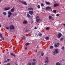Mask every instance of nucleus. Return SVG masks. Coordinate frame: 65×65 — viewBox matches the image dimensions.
<instances>
[{
    "label": "nucleus",
    "mask_w": 65,
    "mask_h": 65,
    "mask_svg": "<svg viewBox=\"0 0 65 65\" xmlns=\"http://www.w3.org/2000/svg\"><path fill=\"white\" fill-rule=\"evenodd\" d=\"M50 29V27H47L46 28V30H48Z\"/></svg>",
    "instance_id": "obj_28"
},
{
    "label": "nucleus",
    "mask_w": 65,
    "mask_h": 65,
    "mask_svg": "<svg viewBox=\"0 0 65 65\" xmlns=\"http://www.w3.org/2000/svg\"><path fill=\"white\" fill-rule=\"evenodd\" d=\"M46 4H50V2H46Z\"/></svg>",
    "instance_id": "obj_23"
},
{
    "label": "nucleus",
    "mask_w": 65,
    "mask_h": 65,
    "mask_svg": "<svg viewBox=\"0 0 65 65\" xmlns=\"http://www.w3.org/2000/svg\"><path fill=\"white\" fill-rule=\"evenodd\" d=\"M37 7L39 9L40 8V5H38Z\"/></svg>",
    "instance_id": "obj_31"
},
{
    "label": "nucleus",
    "mask_w": 65,
    "mask_h": 65,
    "mask_svg": "<svg viewBox=\"0 0 65 65\" xmlns=\"http://www.w3.org/2000/svg\"><path fill=\"white\" fill-rule=\"evenodd\" d=\"M59 5V4L58 3L54 4V7H57Z\"/></svg>",
    "instance_id": "obj_5"
},
{
    "label": "nucleus",
    "mask_w": 65,
    "mask_h": 65,
    "mask_svg": "<svg viewBox=\"0 0 65 65\" xmlns=\"http://www.w3.org/2000/svg\"><path fill=\"white\" fill-rule=\"evenodd\" d=\"M3 14L4 15H6V14H7V13H6V12H3Z\"/></svg>",
    "instance_id": "obj_20"
},
{
    "label": "nucleus",
    "mask_w": 65,
    "mask_h": 65,
    "mask_svg": "<svg viewBox=\"0 0 65 65\" xmlns=\"http://www.w3.org/2000/svg\"><path fill=\"white\" fill-rule=\"evenodd\" d=\"M45 38L46 40H49V39H50V37H45Z\"/></svg>",
    "instance_id": "obj_17"
},
{
    "label": "nucleus",
    "mask_w": 65,
    "mask_h": 65,
    "mask_svg": "<svg viewBox=\"0 0 65 65\" xmlns=\"http://www.w3.org/2000/svg\"><path fill=\"white\" fill-rule=\"evenodd\" d=\"M55 65H62V63H59V62H57L55 64Z\"/></svg>",
    "instance_id": "obj_13"
},
{
    "label": "nucleus",
    "mask_w": 65,
    "mask_h": 65,
    "mask_svg": "<svg viewBox=\"0 0 65 65\" xmlns=\"http://www.w3.org/2000/svg\"><path fill=\"white\" fill-rule=\"evenodd\" d=\"M42 35V34L41 33H39V34L38 35L39 36H41Z\"/></svg>",
    "instance_id": "obj_25"
},
{
    "label": "nucleus",
    "mask_w": 65,
    "mask_h": 65,
    "mask_svg": "<svg viewBox=\"0 0 65 65\" xmlns=\"http://www.w3.org/2000/svg\"><path fill=\"white\" fill-rule=\"evenodd\" d=\"M25 50H27V47H25Z\"/></svg>",
    "instance_id": "obj_48"
},
{
    "label": "nucleus",
    "mask_w": 65,
    "mask_h": 65,
    "mask_svg": "<svg viewBox=\"0 0 65 65\" xmlns=\"http://www.w3.org/2000/svg\"><path fill=\"white\" fill-rule=\"evenodd\" d=\"M55 51L56 54H58L59 53V51L58 50V49H55Z\"/></svg>",
    "instance_id": "obj_18"
},
{
    "label": "nucleus",
    "mask_w": 65,
    "mask_h": 65,
    "mask_svg": "<svg viewBox=\"0 0 65 65\" xmlns=\"http://www.w3.org/2000/svg\"><path fill=\"white\" fill-rule=\"evenodd\" d=\"M41 6H44L43 5V3L41 4Z\"/></svg>",
    "instance_id": "obj_39"
},
{
    "label": "nucleus",
    "mask_w": 65,
    "mask_h": 65,
    "mask_svg": "<svg viewBox=\"0 0 65 65\" xmlns=\"http://www.w3.org/2000/svg\"><path fill=\"white\" fill-rule=\"evenodd\" d=\"M7 54H9V52H8Z\"/></svg>",
    "instance_id": "obj_54"
},
{
    "label": "nucleus",
    "mask_w": 65,
    "mask_h": 65,
    "mask_svg": "<svg viewBox=\"0 0 65 65\" xmlns=\"http://www.w3.org/2000/svg\"><path fill=\"white\" fill-rule=\"evenodd\" d=\"M53 53H54V54H55V51H54Z\"/></svg>",
    "instance_id": "obj_50"
},
{
    "label": "nucleus",
    "mask_w": 65,
    "mask_h": 65,
    "mask_svg": "<svg viewBox=\"0 0 65 65\" xmlns=\"http://www.w3.org/2000/svg\"><path fill=\"white\" fill-rule=\"evenodd\" d=\"M8 18H10V16H11L12 14V13L10 12V11H9L8 12Z\"/></svg>",
    "instance_id": "obj_3"
},
{
    "label": "nucleus",
    "mask_w": 65,
    "mask_h": 65,
    "mask_svg": "<svg viewBox=\"0 0 65 65\" xmlns=\"http://www.w3.org/2000/svg\"><path fill=\"white\" fill-rule=\"evenodd\" d=\"M51 9V7H50L48 6L46 7V9L47 10H50Z\"/></svg>",
    "instance_id": "obj_9"
},
{
    "label": "nucleus",
    "mask_w": 65,
    "mask_h": 65,
    "mask_svg": "<svg viewBox=\"0 0 65 65\" xmlns=\"http://www.w3.org/2000/svg\"><path fill=\"white\" fill-rule=\"evenodd\" d=\"M2 35L1 34H0V37H1V38H3V40H4V38H3L2 37Z\"/></svg>",
    "instance_id": "obj_21"
},
{
    "label": "nucleus",
    "mask_w": 65,
    "mask_h": 65,
    "mask_svg": "<svg viewBox=\"0 0 65 65\" xmlns=\"http://www.w3.org/2000/svg\"><path fill=\"white\" fill-rule=\"evenodd\" d=\"M28 30H25V32H28Z\"/></svg>",
    "instance_id": "obj_46"
},
{
    "label": "nucleus",
    "mask_w": 65,
    "mask_h": 65,
    "mask_svg": "<svg viewBox=\"0 0 65 65\" xmlns=\"http://www.w3.org/2000/svg\"><path fill=\"white\" fill-rule=\"evenodd\" d=\"M61 49L62 50H63V51H64V47H62Z\"/></svg>",
    "instance_id": "obj_29"
},
{
    "label": "nucleus",
    "mask_w": 65,
    "mask_h": 65,
    "mask_svg": "<svg viewBox=\"0 0 65 65\" xmlns=\"http://www.w3.org/2000/svg\"><path fill=\"white\" fill-rule=\"evenodd\" d=\"M22 3L23 4H24V5H27V3L26 2H22Z\"/></svg>",
    "instance_id": "obj_15"
},
{
    "label": "nucleus",
    "mask_w": 65,
    "mask_h": 65,
    "mask_svg": "<svg viewBox=\"0 0 65 65\" xmlns=\"http://www.w3.org/2000/svg\"><path fill=\"white\" fill-rule=\"evenodd\" d=\"M53 11L54 12V13H55L56 12V10H53Z\"/></svg>",
    "instance_id": "obj_35"
},
{
    "label": "nucleus",
    "mask_w": 65,
    "mask_h": 65,
    "mask_svg": "<svg viewBox=\"0 0 65 65\" xmlns=\"http://www.w3.org/2000/svg\"><path fill=\"white\" fill-rule=\"evenodd\" d=\"M63 38H62L60 39V40H61V41H62V40H63Z\"/></svg>",
    "instance_id": "obj_44"
},
{
    "label": "nucleus",
    "mask_w": 65,
    "mask_h": 65,
    "mask_svg": "<svg viewBox=\"0 0 65 65\" xmlns=\"http://www.w3.org/2000/svg\"><path fill=\"white\" fill-rule=\"evenodd\" d=\"M35 29H37V27H35Z\"/></svg>",
    "instance_id": "obj_47"
},
{
    "label": "nucleus",
    "mask_w": 65,
    "mask_h": 65,
    "mask_svg": "<svg viewBox=\"0 0 65 65\" xmlns=\"http://www.w3.org/2000/svg\"><path fill=\"white\" fill-rule=\"evenodd\" d=\"M33 22V21H32V22H31V23H33V22Z\"/></svg>",
    "instance_id": "obj_49"
},
{
    "label": "nucleus",
    "mask_w": 65,
    "mask_h": 65,
    "mask_svg": "<svg viewBox=\"0 0 65 65\" xmlns=\"http://www.w3.org/2000/svg\"><path fill=\"white\" fill-rule=\"evenodd\" d=\"M6 29H7L8 30V29H9V27H6Z\"/></svg>",
    "instance_id": "obj_42"
},
{
    "label": "nucleus",
    "mask_w": 65,
    "mask_h": 65,
    "mask_svg": "<svg viewBox=\"0 0 65 65\" xmlns=\"http://www.w3.org/2000/svg\"><path fill=\"white\" fill-rule=\"evenodd\" d=\"M53 46H50V48H51V49H52V48H53Z\"/></svg>",
    "instance_id": "obj_32"
},
{
    "label": "nucleus",
    "mask_w": 65,
    "mask_h": 65,
    "mask_svg": "<svg viewBox=\"0 0 65 65\" xmlns=\"http://www.w3.org/2000/svg\"><path fill=\"white\" fill-rule=\"evenodd\" d=\"M10 65V63H8L7 64V65L5 64V65Z\"/></svg>",
    "instance_id": "obj_43"
},
{
    "label": "nucleus",
    "mask_w": 65,
    "mask_h": 65,
    "mask_svg": "<svg viewBox=\"0 0 65 65\" xmlns=\"http://www.w3.org/2000/svg\"><path fill=\"white\" fill-rule=\"evenodd\" d=\"M0 27H1V25L0 24Z\"/></svg>",
    "instance_id": "obj_52"
},
{
    "label": "nucleus",
    "mask_w": 65,
    "mask_h": 65,
    "mask_svg": "<svg viewBox=\"0 0 65 65\" xmlns=\"http://www.w3.org/2000/svg\"><path fill=\"white\" fill-rule=\"evenodd\" d=\"M14 28V27L13 25H12L10 26V30L11 29H13Z\"/></svg>",
    "instance_id": "obj_7"
},
{
    "label": "nucleus",
    "mask_w": 65,
    "mask_h": 65,
    "mask_svg": "<svg viewBox=\"0 0 65 65\" xmlns=\"http://www.w3.org/2000/svg\"><path fill=\"white\" fill-rule=\"evenodd\" d=\"M54 16H55V15L53 14H51V17H54Z\"/></svg>",
    "instance_id": "obj_34"
},
{
    "label": "nucleus",
    "mask_w": 65,
    "mask_h": 65,
    "mask_svg": "<svg viewBox=\"0 0 65 65\" xmlns=\"http://www.w3.org/2000/svg\"><path fill=\"white\" fill-rule=\"evenodd\" d=\"M16 65H18V64H16Z\"/></svg>",
    "instance_id": "obj_55"
},
{
    "label": "nucleus",
    "mask_w": 65,
    "mask_h": 65,
    "mask_svg": "<svg viewBox=\"0 0 65 65\" xmlns=\"http://www.w3.org/2000/svg\"><path fill=\"white\" fill-rule=\"evenodd\" d=\"M17 13H15L14 14H13V17H15V16H17Z\"/></svg>",
    "instance_id": "obj_19"
},
{
    "label": "nucleus",
    "mask_w": 65,
    "mask_h": 65,
    "mask_svg": "<svg viewBox=\"0 0 65 65\" xmlns=\"http://www.w3.org/2000/svg\"><path fill=\"white\" fill-rule=\"evenodd\" d=\"M35 64H36V62H33L32 63V65H35Z\"/></svg>",
    "instance_id": "obj_24"
},
{
    "label": "nucleus",
    "mask_w": 65,
    "mask_h": 65,
    "mask_svg": "<svg viewBox=\"0 0 65 65\" xmlns=\"http://www.w3.org/2000/svg\"><path fill=\"white\" fill-rule=\"evenodd\" d=\"M27 17L29 19H31L32 18V17L29 14H27Z\"/></svg>",
    "instance_id": "obj_11"
},
{
    "label": "nucleus",
    "mask_w": 65,
    "mask_h": 65,
    "mask_svg": "<svg viewBox=\"0 0 65 65\" xmlns=\"http://www.w3.org/2000/svg\"><path fill=\"white\" fill-rule=\"evenodd\" d=\"M1 1H2V0H0V3L1 2Z\"/></svg>",
    "instance_id": "obj_51"
},
{
    "label": "nucleus",
    "mask_w": 65,
    "mask_h": 65,
    "mask_svg": "<svg viewBox=\"0 0 65 65\" xmlns=\"http://www.w3.org/2000/svg\"><path fill=\"white\" fill-rule=\"evenodd\" d=\"M62 37V34L61 33H59L57 35V37L59 38Z\"/></svg>",
    "instance_id": "obj_4"
},
{
    "label": "nucleus",
    "mask_w": 65,
    "mask_h": 65,
    "mask_svg": "<svg viewBox=\"0 0 65 65\" xmlns=\"http://www.w3.org/2000/svg\"><path fill=\"white\" fill-rule=\"evenodd\" d=\"M19 2H21V3H22V2H23V1H21V0H19Z\"/></svg>",
    "instance_id": "obj_41"
},
{
    "label": "nucleus",
    "mask_w": 65,
    "mask_h": 65,
    "mask_svg": "<svg viewBox=\"0 0 65 65\" xmlns=\"http://www.w3.org/2000/svg\"><path fill=\"white\" fill-rule=\"evenodd\" d=\"M25 37L24 36H23V38H22V39H25Z\"/></svg>",
    "instance_id": "obj_36"
},
{
    "label": "nucleus",
    "mask_w": 65,
    "mask_h": 65,
    "mask_svg": "<svg viewBox=\"0 0 65 65\" xmlns=\"http://www.w3.org/2000/svg\"><path fill=\"white\" fill-rule=\"evenodd\" d=\"M11 55H12V56H13L14 57H15V54H13V53H11Z\"/></svg>",
    "instance_id": "obj_26"
},
{
    "label": "nucleus",
    "mask_w": 65,
    "mask_h": 65,
    "mask_svg": "<svg viewBox=\"0 0 65 65\" xmlns=\"http://www.w3.org/2000/svg\"><path fill=\"white\" fill-rule=\"evenodd\" d=\"M41 55V56H43V55H44V54L43 53H42Z\"/></svg>",
    "instance_id": "obj_30"
},
{
    "label": "nucleus",
    "mask_w": 65,
    "mask_h": 65,
    "mask_svg": "<svg viewBox=\"0 0 65 65\" xmlns=\"http://www.w3.org/2000/svg\"><path fill=\"white\" fill-rule=\"evenodd\" d=\"M29 44H30V43H27L25 44V45H29Z\"/></svg>",
    "instance_id": "obj_27"
},
{
    "label": "nucleus",
    "mask_w": 65,
    "mask_h": 65,
    "mask_svg": "<svg viewBox=\"0 0 65 65\" xmlns=\"http://www.w3.org/2000/svg\"><path fill=\"white\" fill-rule=\"evenodd\" d=\"M28 10H31V11H33V8L32 7L29 8L28 9Z\"/></svg>",
    "instance_id": "obj_10"
},
{
    "label": "nucleus",
    "mask_w": 65,
    "mask_h": 65,
    "mask_svg": "<svg viewBox=\"0 0 65 65\" xmlns=\"http://www.w3.org/2000/svg\"><path fill=\"white\" fill-rule=\"evenodd\" d=\"M7 62H9V61H10V59H7Z\"/></svg>",
    "instance_id": "obj_37"
},
{
    "label": "nucleus",
    "mask_w": 65,
    "mask_h": 65,
    "mask_svg": "<svg viewBox=\"0 0 65 65\" xmlns=\"http://www.w3.org/2000/svg\"><path fill=\"white\" fill-rule=\"evenodd\" d=\"M27 21L25 20L24 21L23 23V24H27Z\"/></svg>",
    "instance_id": "obj_16"
},
{
    "label": "nucleus",
    "mask_w": 65,
    "mask_h": 65,
    "mask_svg": "<svg viewBox=\"0 0 65 65\" xmlns=\"http://www.w3.org/2000/svg\"><path fill=\"white\" fill-rule=\"evenodd\" d=\"M49 20H51V19H52V16L50 15L49 16Z\"/></svg>",
    "instance_id": "obj_22"
},
{
    "label": "nucleus",
    "mask_w": 65,
    "mask_h": 65,
    "mask_svg": "<svg viewBox=\"0 0 65 65\" xmlns=\"http://www.w3.org/2000/svg\"><path fill=\"white\" fill-rule=\"evenodd\" d=\"M14 7H13V8L11 9V11L12 12H14Z\"/></svg>",
    "instance_id": "obj_14"
},
{
    "label": "nucleus",
    "mask_w": 65,
    "mask_h": 65,
    "mask_svg": "<svg viewBox=\"0 0 65 65\" xmlns=\"http://www.w3.org/2000/svg\"><path fill=\"white\" fill-rule=\"evenodd\" d=\"M52 20H54V18H53V19Z\"/></svg>",
    "instance_id": "obj_53"
},
{
    "label": "nucleus",
    "mask_w": 65,
    "mask_h": 65,
    "mask_svg": "<svg viewBox=\"0 0 65 65\" xmlns=\"http://www.w3.org/2000/svg\"><path fill=\"white\" fill-rule=\"evenodd\" d=\"M45 63L46 64H47L48 63V57H46L45 58Z\"/></svg>",
    "instance_id": "obj_2"
},
{
    "label": "nucleus",
    "mask_w": 65,
    "mask_h": 65,
    "mask_svg": "<svg viewBox=\"0 0 65 65\" xmlns=\"http://www.w3.org/2000/svg\"><path fill=\"white\" fill-rule=\"evenodd\" d=\"M10 9V7H8L7 8H4V10H9Z\"/></svg>",
    "instance_id": "obj_6"
},
{
    "label": "nucleus",
    "mask_w": 65,
    "mask_h": 65,
    "mask_svg": "<svg viewBox=\"0 0 65 65\" xmlns=\"http://www.w3.org/2000/svg\"><path fill=\"white\" fill-rule=\"evenodd\" d=\"M36 61V59H33V61L34 62H35V61Z\"/></svg>",
    "instance_id": "obj_40"
},
{
    "label": "nucleus",
    "mask_w": 65,
    "mask_h": 65,
    "mask_svg": "<svg viewBox=\"0 0 65 65\" xmlns=\"http://www.w3.org/2000/svg\"><path fill=\"white\" fill-rule=\"evenodd\" d=\"M59 43H58L55 44L54 45V46L55 47H57L59 46Z\"/></svg>",
    "instance_id": "obj_8"
},
{
    "label": "nucleus",
    "mask_w": 65,
    "mask_h": 65,
    "mask_svg": "<svg viewBox=\"0 0 65 65\" xmlns=\"http://www.w3.org/2000/svg\"><path fill=\"white\" fill-rule=\"evenodd\" d=\"M27 65H31V63L30 62L28 63Z\"/></svg>",
    "instance_id": "obj_33"
},
{
    "label": "nucleus",
    "mask_w": 65,
    "mask_h": 65,
    "mask_svg": "<svg viewBox=\"0 0 65 65\" xmlns=\"http://www.w3.org/2000/svg\"><path fill=\"white\" fill-rule=\"evenodd\" d=\"M60 15V14H56V16L57 17H59V15Z\"/></svg>",
    "instance_id": "obj_38"
},
{
    "label": "nucleus",
    "mask_w": 65,
    "mask_h": 65,
    "mask_svg": "<svg viewBox=\"0 0 65 65\" xmlns=\"http://www.w3.org/2000/svg\"><path fill=\"white\" fill-rule=\"evenodd\" d=\"M36 21L37 23H38L39 22V21H41V19L39 18V16H37L36 17Z\"/></svg>",
    "instance_id": "obj_1"
},
{
    "label": "nucleus",
    "mask_w": 65,
    "mask_h": 65,
    "mask_svg": "<svg viewBox=\"0 0 65 65\" xmlns=\"http://www.w3.org/2000/svg\"><path fill=\"white\" fill-rule=\"evenodd\" d=\"M7 62V60H5L4 61V63H6V62Z\"/></svg>",
    "instance_id": "obj_45"
},
{
    "label": "nucleus",
    "mask_w": 65,
    "mask_h": 65,
    "mask_svg": "<svg viewBox=\"0 0 65 65\" xmlns=\"http://www.w3.org/2000/svg\"><path fill=\"white\" fill-rule=\"evenodd\" d=\"M29 13L30 15H32L33 14V12L32 11H29Z\"/></svg>",
    "instance_id": "obj_12"
}]
</instances>
